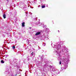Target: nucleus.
<instances>
[{
  "label": "nucleus",
  "mask_w": 76,
  "mask_h": 76,
  "mask_svg": "<svg viewBox=\"0 0 76 76\" xmlns=\"http://www.w3.org/2000/svg\"><path fill=\"white\" fill-rule=\"evenodd\" d=\"M69 61V59L68 58H64L63 60V64H64V68L66 69L67 67L68 66L67 64Z\"/></svg>",
  "instance_id": "nucleus-1"
},
{
  "label": "nucleus",
  "mask_w": 76,
  "mask_h": 76,
  "mask_svg": "<svg viewBox=\"0 0 76 76\" xmlns=\"http://www.w3.org/2000/svg\"><path fill=\"white\" fill-rule=\"evenodd\" d=\"M54 50L56 52H57L58 50L61 49V45H58L57 46H55L54 47Z\"/></svg>",
  "instance_id": "nucleus-2"
},
{
  "label": "nucleus",
  "mask_w": 76,
  "mask_h": 76,
  "mask_svg": "<svg viewBox=\"0 0 76 76\" xmlns=\"http://www.w3.org/2000/svg\"><path fill=\"white\" fill-rule=\"evenodd\" d=\"M61 53V52H58L57 55V58L58 59V60H60V59L61 58V57H60V54Z\"/></svg>",
  "instance_id": "nucleus-3"
},
{
  "label": "nucleus",
  "mask_w": 76,
  "mask_h": 76,
  "mask_svg": "<svg viewBox=\"0 0 76 76\" xmlns=\"http://www.w3.org/2000/svg\"><path fill=\"white\" fill-rule=\"evenodd\" d=\"M17 61V60L15 59L13 60L12 62V64H14V66H17L16 65V62Z\"/></svg>",
  "instance_id": "nucleus-4"
},
{
  "label": "nucleus",
  "mask_w": 76,
  "mask_h": 76,
  "mask_svg": "<svg viewBox=\"0 0 76 76\" xmlns=\"http://www.w3.org/2000/svg\"><path fill=\"white\" fill-rule=\"evenodd\" d=\"M63 47V48H64L65 50L64 51L63 50H62V51L63 52H64V53H67L68 52V51H67V49L66 48V46H65L64 45Z\"/></svg>",
  "instance_id": "nucleus-5"
},
{
  "label": "nucleus",
  "mask_w": 76,
  "mask_h": 76,
  "mask_svg": "<svg viewBox=\"0 0 76 76\" xmlns=\"http://www.w3.org/2000/svg\"><path fill=\"white\" fill-rule=\"evenodd\" d=\"M41 34V32H37L36 34H35V35H39Z\"/></svg>",
  "instance_id": "nucleus-6"
},
{
  "label": "nucleus",
  "mask_w": 76,
  "mask_h": 76,
  "mask_svg": "<svg viewBox=\"0 0 76 76\" xmlns=\"http://www.w3.org/2000/svg\"><path fill=\"white\" fill-rule=\"evenodd\" d=\"M3 17L4 19H6V14H4L3 15Z\"/></svg>",
  "instance_id": "nucleus-7"
},
{
  "label": "nucleus",
  "mask_w": 76,
  "mask_h": 76,
  "mask_svg": "<svg viewBox=\"0 0 76 76\" xmlns=\"http://www.w3.org/2000/svg\"><path fill=\"white\" fill-rule=\"evenodd\" d=\"M22 26H23V27H24V26H25L24 22H23V23H22Z\"/></svg>",
  "instance_id": "nucleus-8"
},
{
  "label": "nucleus",
  "mask_w": 76,
  "mask_h": 76,
  "mask_svg": "<svg viewBox=\"0 0 76 76\" xmlns=\"http://www.w3.org/2000/svg\"><path fill=\"white\" fill-rule=\"evenodd\" d=\"M1 62L2 63H4V61H3V60H2L1 61Z\"/></svg>",
  "instance_id": "nucleus-9"
},
{
  "label": "nucleus",
  "mask_w": 76,
  "mask_h": 76,
  "mask_svg": "<svg viewBox=\"0 0 76 76\" xmlns=\"http://www.w3.org/2000/svg\"><path fill=\"white\" fill-rule=\"evenodd\" d=\"M61 69H62V70H63V69H66V68H64V67H61Z\"/></svg>",
  "instance_id": "nucleus-10"
},
{
  "label": "nucleus",
  "mask_w": 76,
  "mask_h": 76,
  "mask_svg": "<svg viewBox=\"0 0 76 76\" xmlns=\"http://www.w3.org/2000/svg\"><path fill=\"white\" fill-rule=\"evenodd\" d=\"M34 53L32 52V53L31 54V56H34Z\"/></svg>",
  "instance_id": "nucleus-11"
},
{
  "label": "nucleus",
  "mask_w": 76,
  "mask_h": 76,
  "mask_svg": "<svg viewBox=\"0 0 76 76\" xmlns=\"http://www.w3.org/2000/svg\"><path fill=\"white\" fill-rule=\"evenodd\" d=\"M29 56H28V57H27V58H28V61H29Z\"/></svg>",
  "instance_id": "nucleus-12"
},
{
  "label": "nucleus",
  "mask_w": 76,
  "mask_h": 76,
  "mask_svg": "<svg viewBox=\"0 0 76 76\" xmlns=\"http://www.w3.org/2000/svg\"><path fill=\"white\" fill-rule=\"evenodd\" d=\"M9 61L10 62V63H12V61H11V60H9Z\"/></svg>",
  "instance_id": "nucleus-13"
},
{
  "label": "nucleus",
  "mask_w": 76,
  "mask_h": 76,
  "mask_svg": "<svg viewBox=\"0 0 76 76\" xmlns=\"http://www.w3.org/2000/svg\"><path fill=\"white\" fill-rule=\"evenodd\" d=\"M45 6H42V8H45Z\"/></svg>",
  "instance_id": "nucleus-14"
},
{
  "label": "nucleus",
  "mask_w": 76,
  "mask_h": 76,
  "mask_svg": "<svg viewBox=\"0 0 76 76\" xmlns=\"http://www.w3.org/2000/svg\"><path fill=\"white\" fill-rule=\"evenodd\" d=\"M47 30H48V31H49V29H48V28H47L46 29V31H47Z\"/></svg>",
  "instance_id": "nucleus-15"
},
{
  "label": "nucleus",
  "mask_w": 76,
  "mask_h": 76,
  "mask_svg": "<svg viewBox=\"0 0 76 76\" xmlns=\"http://www.w3.org/2000/svg\"><path fill=\"white\" fill-rule=\"evenodd\" d=\"M12 48L13 49H15V46H12Z\"/></svg>",
  "instance_id": "nucleus-16"
},
{
  "label": "nucleus",
  "mask_w": 76,
  "mask_h": 76,
  "mask_svg": "<svg viewBox=\"0 0 76 76\" xmlns=\"http://www.w3.org/2000/svg\"><path fill=\"white\" fill-rule=\"evenodd\" d=\"M2 36H3V37L4 38V37H5V35H4V34H3Z\"/></svg>",
  "instance_id": "nucleus-17"
},
{
  "label": "nucleus",
  "mask_w": 76,
  "mask_h": 76,
  "mask_svg": "<svg viewBox=\"0 0 76 76\" xmlns=\"http://www.w3.org/2000/svg\"><path fill=\"white\" fill-rule=\"evenodd\" d=\"M23 9H25V10H26V8L23 7Z\"/></svg>",
  "instance_id": "nucleus-18"
},
{
  "label": "nucleus",
  "mask_w": 76,
  "mask_h": 76,
  "mask_svg": "<svg viewBox=\"0 0 76 76\" xmlns=\"http://www.w3.org/2000/svg\"><path fill=\"white\" fill-rule=\"evenodd\" d=\"M45 45H46V44L45 43H44V44H43V46H45Z\"/></svg>",
  "instance_id": "nucleus-19"
},
{
  "label": "nucleus",
  "mask_w": 76,
  "mask_h": 76,
  "mask_svg": "<svg viewBox=\"0 0 76 76\" xmlns=\"http://www.w3.org/2000/svg\"><path fill=\"white\" fill-rule=\"evenodd\" d=\"M61 64V61H60L59 62V64Z\"/></svg>",
  "instance_id": "nucleus-20"
},
{
  "label": "nucleus",
  "mask_w": 76,
  "mask_h": 76,
  "mask_svg": "<svg viewBox=\"0 0 76 76\" xmlns=\"http://www.w3.org/2000/svg\"><path fill=\"white\" fill-rule=\"evenodd\" d=\"M49 67H50L51 68H52V66H49Z\"/></svg>",
  "instance_id": "nucleus-21"
},
{
  "label": "nucleus",
  "mask_w": 76,
  "mask_h": 76,
  "mask_svg": "<svg viewBox=\"0 0 76 76\" xmlns=\"http://www.w3.org/2000/svg\"><path fill=\"white\" fill-rule=\"evenodd\" d=\"M10 14H12V12H10Z\"/></svg>",
  "instance_id": "nucleus-22"
},
{
  "label": "nucleus",
  "mask_w": 76,
  "mask_h": 76,
  "mask_svg": "<svg viewBox=\"0 0 76 76\" xmlns=\"http://www.w3.org/2000/svg\"><path fill=\"white\" fill-rule=\"evenodd\" d=\"M56 73H57V74H58L60 73H58L57 72H56Z\"/></svg>",
  "instance_id": "nucleus-23"
},
{
  "label": "nucleus",
  "mask_w": 76,
  "mask_h": 76,
  "mask_svg": "<svg viewBox=\"0 0 76 76\" xmlns=\"http://www.w3.org/2000/svg\"><path fill=\"white\" fill-rule=\"evenodd\" d=\"M31 13V15H32V13H31V12H30Z\"/></svg>",
  "instance_id": "nucleus-24"
},
{
  "label": "nucleus",
  "mask_w": 76,
  "mask_h": 76,
  "mask_svg": "<svg viewBox=\"0 0 76 76\" xmlns=\"http://www.w3.org/2000/svg\"><path fill=\"white\" fill-rule=\"evenodd\" d=\"M30 29H31V27H30Z\"/></svg>",
  "instance_id": "nucleus-25"
},
{
  "label": "nucleus",
  "mask_w": 76,
  "mask_h": 76,
  "mask_svg": "<svg viewBox=\"0 0 76 76\" xmlns=\"http://www.w3.org/2000/svg\"><path fill=\"white\" fill-rule=\"evenodd\" d=\"M41 59H42V57H41Z\"/></svg>",
  "instance_id": "nucleus-26"
},
{
  "label": "nucleus",
  "mask_w": 76,
  "mask_h": 76,
  "mask_svg": "<svg viewBox=\"0 0 76 76\" xmlns=\"http://www.w3.org/2000/svg\"><path fill=\"white\" fill-rule=\"evenodd\" d=\"M58 31L59 32V30H58Z\"/></svg>",
  "instance_id": "nucleus-27"
},
{
  "label": "nucleus",
  "mask_w": 76,
  "mask_h": 76,
  "mask_svg": "<svg viewBox=\"0 0 76 76\" xmlns=\"http://www.w3.org/2000/svg\"><path fill=\"white\" fill-rule=\"evenodd\" d=\"M45 27H46V26H45Z\"/></svg>",
  "instance_id": "nucleus-28"
},
{
  "label": "nucleus",
  "mask_w": 76,
  "mask_h": 76,
  "mask_svg": "<svg viewBox=\"0 0 76 76\" xmlns=\"http://www.w3.org/2000/svg\"><path fill=\"white\" fill-rule=\"evenodd\" d=\"M43 27H44V26H43Z\"/></svg>",
  "instance_id": "nucleus-29"
},
{
  "label": "nucleus",
  "mask_w": 76,
  "mask_h": 76,
  "mask_svg": "<svg viewBox=\"0 0 76 76\" xmlns=\"http://www.w3.org/2000/svg\"><path fill=\"white\" fill-rule=\"evenodd\" d=\"M39 56L40 57H41V56Z\"/></svg>",
  "instance_id": "nucleus-30"
},
{
  "label": "nucleus",
  "mask_w": 76,
  "mask_h": 76,
  "mask_svg": "<svg viewBox=\"0 0 76 76\" xmlns=\"http://www.w3.org/2000/svg\"><path fill=\"white\" fill-rule=\"evenodd\" d=\"M51 45H52V44H51Z\"/></svg>",
  "instance_id": "nucleus-31"
},
{
  "label": "nucleus",
  "mask_w": 76,
  "mask_h": 76,
  "mask_svg": "<svg viewBox=\"0 0 76 76\" xmlns=\"http://www.w3.org/2000/svg\"><path fill=\"white\" fill-rule=\"evenodd\" d=\"M17 20V19H16V20Z\"/></svg>",
  "instance_id": "nucleus-32"
}]
</instances>
